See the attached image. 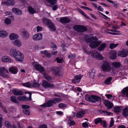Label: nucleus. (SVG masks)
Returning a JSON list of instances; mask_svg holds the SVG:
<instances>
[{"label":"nucleus","mask_w":128,"mask_h":128,"mask_svg":"<svg viewBox=\"0 0 128 128\" xmlns=\"http://www.w3.org/2000/svg\"><path fill=\"white\" fill-rule=\"evenodd\" d=\"M84 40L86 43H90L89 46L92 49L98 47L101 43L102 42L98 41V38L96 37H85Z\"/></svg>","instance_id":"1"},{"label":"nucleus","mask_w":128,"mask_h":128,"mask_svg":"<svg viewBox=\"0 0 128 128\" xmlns=\"http://www.w3.org/2000/svg\"><path fill=\"white\" fill-rule=\"evenodd\" d=\"M10 54L11 56L15 58L16 61L20 62H22L23 61L24 58L23 54L15 49L11 48Z\"/></svg>","instance_id":"2"},{"label":"nucleus","mask_w":128,"mask_h":128,"mask_svg":"<svg viewBox=\"0 0 128 128\" xmlns=\"http://www.w3.org/2000/svg\"><path fill=\"white\" fill-rule=\"evenodd\" d=\"M100 68L104 72H109L111 70L110 64L108 62L106 61L104 62L100 66Z\"/></svg>","instance_id":"3"},{"label":"nucleus","mask_w":128,"mask_h":128,"mask_svg":"<svg viewBox=\"0 0 128 128\" xmlns=\"http://www.w3.org/2000/svg\"><path fill=\"white\" fill-rule=\"evenodd\" d=\"M73 28L75 30L81 32H83L87 30L86 26L80 25H74L73 26Z\"/></svg>","instance_id":"4"},{"label":"nucleus","mask_w":128,"mask_h":128,"mask_svg":"<svg viewBox=\"0 0 128 128\" xmlns=\"http://www.w3.org/2000/svg\"><path fill=\"white\" fill-rule=\"evenodd\" d=\"M50 70L52 71L54 75L56 76H60L62 75L63 73L61 69L59 67H52L50 68Z\"/></svg>","instance_id":"5"},{"label":"nucleus","mask_w":128,"mask_h":128,"mask_svg":"<svg viewBox=\"0 0 128 128\" xmlns=\"http://www.w3.org/2000/svg\"><path fill=\"white\" fill-rule=\"evenodd\" d=\"M45 21L47 26H48V28H50V30L55 32L56 30V26L53 23H52L50 20L49 19H45Z\"/></svg>","instance_id":"6"},{"label":"nucleus","mask_w":128,"mask_h":128,"mask_svg":"<svg viewBox=\"0 0 128 128\" xmlns=\"http://www.w3.org/2000/svg\"><path fill=\"white\" fill-rule=\"evenodd\" d=\"M42 86L46 88H52L54 87V85L53 84H51L50 82H48L47 81L44 80L42 82Z\"/></svg>","instance_id":"7"},{"label":"nucleus","mask_w":128,"mask_h":128,"mask_svg":"<svg viewBox=\"0 0 128 128\" xmlns=\"http://www.w3.org/2000/svg\"><path fill=\"white\" fill-rule=\"evenodd\" d=\"M30 108L29 106L26 105H22V108H23L22 111L24 114L26 115H29L30 113L28 108Z\"/></svg>","instance_id":"8"},{"label":"nucleus","mask_w":128,"mask_h":128,"mask_svg":"<svg viewBox=\"0 0 128 128\" xmlns=\"http://www.w3.org/2000/svg\"><path fill=\"white\" fill-rule=\"evenodd\" d=\"M34 67L36 70L41 73H42L45 71L44 67L39 64H35L34 65Z\"/></svg>","instance_id":"9"},{"label":"nucleus","mask_w":128,"mask_h":128,"mask_svg":"<svg viewBox=\"0 0 128 128\" xmlns=\"http://www.w3.org/2000/svg\"><path fill=\"white\" fill-rule=\"evenodd\" d=\"M54 102L53 100H48L46 103L40 106L44 108L52 106H53V104H54Z\"/></svg>","instance_id":"10"},{"label":"nucleus","mask_w":128,"mask_h":128,"mask_svg":"<svg viewBox=\"0 0 128 128\" xmlns=\"http://www.w3.org/2000/svg\"><path fill=\"white\" fill-rule=\"evenodd\" d=\"M83 75L80 74L75 76L73 79L72 80V82L75 84L79 83L82 78Z\"/></svg>","instance_id":"11"},{"label":"nucleus","mask_w":128,"mask_h":128,"mask_svg":"<svg viewBox=\"0 0 128 128\" xmlns=\"http://www.w3.org/2000/svg\"><path fill=\"white\" fill-rule=\"evenodd\" d=\"M128 56V50L123 49L119 53L118 56L122 57L125 58Z\"/></svg>","instance_id":"12"},{"label":"nucleus","mask_w":128,"mask_h":128,"mask_svg":"<svg viewBox=\"0 0 128 128\" xmlns=\"http://www.w3.org/2000/svg\"><path fill=\"white\" fill-rule=\"evenodd\" d=\"M71 21V20L68 16H65L60 18V22L62 24L68 23Z\"/></svg>","instance_id":"13"},{"label":"nucleus","mask_w":128,"mask_h":128,"mask_svg":"<svg viewBox=\"0 0 128 128\" xmlns=\"http://www.w3.org/2000/svg\"><path fill=\"white\" fill-rule=\"evenodd\" d=\"M103 103L108 109L112 108L113 106V104L112 103L107 100L104 101Z\"/></svg>","instance_id":"14"},{"label":"nucleus","mask_w":128,"mask_h":128,"mask_svg":"<svg viewBox=\"0 0 128 128\" xmlns=\"http://www.w3.org/2000/svg\"><path fill=\"white\" fill-rule=\"evenodd\" d=\"M2 62H9L11 63L13 61V60L12 59L6 56L2 57Z\"/></svg>","instance_id":"15"},{"label":"nucleus","mask_w":128,"mask_h":128,"mask_svg":"<svg viewBox=\"0 0 128 128\" xmlns=\"http://www.w3.org/2000/svg\"><path fill=\"white\" fill-rule=\"evenodd\" d=\"M12 10L13 13L17 15H21L22 14V12L20 10L16 8H13Z\"/></svg>","instance_id":"16"},{"label":"nucleus","mask_w":128,"mask_h":128,"mask_svg":"<svg viewBox=\"0 0 128 128\" xmlns=\"http://www.w3.org/2000/svg\"><path fill=\"white\" fill-rule=\"evenodd\" d=\"M94 58H96L100 60L103 59L102 55L100 53H93L92 55Z\"/></svg>","instance_id":"17"},{"label":"nucleus","mask_w":128,"mask_h":128,"mask_svg":"<svg viewBox=\"0 0 128 128\" xmlns=\"http://www.w3.org/2000/svg\"><path fill=\"white\" fill-rule=\"evenodd\" d=\"M42 34H41L38 33L33 36V38L34 40H38L42 39Z\"/></svg>","instance_id":"18"},{"label":"nucleus","mask_w":128,"mask_h":128,"mask_svg":"<svg viewBox=\"0 0 128 128\" xmlns=\"http://www.w3.org/2000/svg\"><path fill=\"white\" fill-rule=\"evenodd\" d=\"M12 92L13 94L15 95H22L23 94L22 91H18L16 89H13L12 90Z\"/></svg>","instance_id":"19"},{"label":"nucleus","mask_w":128,"mask_h":128,"mask_svg":"<svg viewBox=\"0 0 128 128\" xmlns=\"http://www.w3.org/2000/svg\"><path fill=\"white\" fill-rule=\"evenodd\" d=\"M98 112L100 114H103L104 115H106L110 116L113 114L111 112L107 111L106 110H98Z\"/></svg>","instance_id":"20"},{"label":"nucleus","mask_w":128,"mask_h":128,"mask_svg":"<svg viewBox=\"0 0 128 128\" xmlns=\"http://www.w3.org/2000/svg\"><path fill=\"white\" fill-rule=\"evenodd\" d=\"M85 114V111L84 110L80 111L77 113L76 116L77 118H82Z\"/></svg>","instance_id":"21"},{"label":"nucleus","mask_w":128,"mask_h":128,"mask_svg":"<svg viewBox=\"0 0 128 128\" xmlns=\"http://www.w3.org/2000/svg\"><path fill=\"white\" fill-rule=\"evenodd\" d=\"M91 96L92 98V100H93L95 101V103L96 102H98L100 101L101 99L100 97L96 95H91Z\"/></svg>","instance_id":"22"},{"label":"nucleus","mask_w":128,"mask_h":128,"mask_svg":"<svg viewBox=\"0 0 128 128\" xmlns=\"http://www.w3.org/2000/svg\"><path fill=\"white\" fill-rule=\"evenodd\" d=\"M106 43H102L97 48V50L99 52L102 51L106 47Z\"/></svg>","instance_id":"23"},{"label":"nucleus","mask_w":128,"mask_h":128,"mask_svg":"<svg viewBox=\"0 0 128 128\" xmlns=\"http://www.w3.org/2000/svg\"><path fill=\"white\" fill-rule=\"evenodd\" d=\"M112 64L113 67L116 69L119 68L121 65L120 62H112Z\"/></svg>","instance_id":"24"},{"label":"nucleus","mask_w":128,"mask_h":128,"mask_svg":"<svg viewBox=\"0 0 128 128\" xmlns=\"http://www.w3.org/2000/svg\"><path fill=\"white\" fill-rule=\"evenodd\" d=\"M85 99L87 101L91 102L92 103H95V102L92 100V98L91 97V96H90L88 94H86L85 96Z\"/></svg>","instance_id":"25"},{"label":"nucleus","mask_w":128,"mask_h":128,"mask_svg":"<svg viewBox=\"0 0 128 128\" xmlns=\"http://www.w3.org/2000/svg\"><path fill=\"white\" fill-rule=\"evenodd\" d=\"M18 35L14 33H11L9 36V38L10 40H12L18 39Z\"/></svg>","instance_id":"26"},{"label":"nucleus","mask_w":128,"mask_h":128,"mask_svg":"<svg viewBox=\"0 0 128 128\" xmlns=\"http://www.w3.org/2000/svg\"><path fill=\"white\" fill-rule=\"evenodd\" d=\"M8 35V33L4 30L0 31V36L2 38H5Z\"/></svg>","instance_id":"27"},{"label":"nucleus","mask_w":128,"mask_h":128,"mask_svg":"<svg viewBox=\"0 0 128 128\" xmlns=\"http://www.w3.org/2000/svg\"><path fill=\"white\" fill-rule=\"evenodd\" d=\"M10 72L14 74H16L17 72V68L16 67H11L9 69Z\"/></svg>","instance_id":"28"},{"label":"nucleus","mask_w":128,"mask_h":128,"mask_svg":"<svg viewBox=\"0 0 128 128\" xmlns=\"http://www.w3.org/2000/svg\"><path fill=\"white\" fill-rule=\"evenodd\" d=\"M90 76L92 78H94L95 74L96 73V71L94 69H92L90 70L88 72Z\"/></svg>","instance_id":"29"},{"label":"nucleus","mask_w":128,"mask_h":128,"mask_svg":"<svg viewBox=\"0 0 128 128\" xmlns=\"http://www.w3.org/2000/svg\"><path fill=\"white\" fill-rule=\"evenodd\" d=\"M43 78L47 80L48 82H51L52 80V77L46 73H45L44 74Z\"/></svg>","instance_id":"30"},{"label":"nucleus","mask_w":128,"mask_h":128,"mask_svg":"<svg viewBox=\"0 0 128 128\" xmlns=\"http://www.w3.org/2000/svg\"><path fill=\"white\" fill-rule=\"evenodd\" d=\"M23 37L25 39L28 38L29 36L28 32L26 30H24L22 32Z\"/></svg>","instance_id":"31"},{"label":"nucleus","mask_w":128,"mask_h":128,"mask_svg":"<svg viewBox=\"0 0 128 128\" xmlns=\"http://www.w3.org/2000/svg\"><path fill=\"white\" fill-rule=\"evenodd\" d=\"M122 93L126 97H128V87L124 88L122 91Z\"/></svg>","instance_id":"32"},{"label":"nucleus","mask_w":128,"mask_h":128,"mask_svg":"<svg viewBox=\"0 0 128 128\" xmlns=\"http://www.w3.org/2000/svg\"><path fill=\"white\" fill-rule=\"evenodd\" d=\"M78 10L79 12L84 17H86L87 19H89L90 17L88 16L84 11L78 8Z\"/></svg>","instance_id":"33"},{"label":"nucleus","mask_w":128,"mask_h":128,"mask_svg":"<svg viewBox=\"0 0 128 128\" xmlns=\"http://www.w3.org/2000/svg\"><path fill=\"white\" fill-rule=\"evenodd\" d=\"M28 10L29 13L31 14H33L36 12L34 8L30 6L28 7Z\"/></svg>","instance_id":"34"},{"label":"nucleus","mask_w":128,"mask_h":128,"mask_svg":"<svg viewBox=\"0 0 128 128\" xmlns=\"http://www.w3.org/2000/svg\"><path fill=\"white\" fill-rule=\"evenodd\" d=\"M122 114L124 116L126 117L128 116V107H126L123 110Z\"/></svg>","instance_id":"35"},{"label":"nucleus","mask_w":128,"mask_h":128,"mask_svg":"<svg viewBox=\"0 0 128 128\" xmlns=\"http://www.w3.org/2000/svg\"><path fill=\"white\" fill-rule=\"evenodd\" d=\"M15 3V2L14 0H7L6 3L3 2L4 4H7L8 5H13Z\"/></svg>","instance_id":"36"},{"label":"nucleus","mask_w":128,"mask_h":128,"mask_svg":"<svg viewBox=\"0 0 128 128\" xmlns=\"http://www.w3.org/2000/svg\"><path fill=\"white\" fill-rule=\"evenodd\" d=\"M11 101L14 103L18 104L19 102L16 99V97L14 96H12L10 98Z\"/></svg>","instance_id":"37"},{"label":"nucleus","mask_w":128,"mask_h":128,"mask_svg":"<svg viewBox=\"0 0 128 128\" xmlns=\"http://www.w3.org/2000/svg\"><path fill=\"white\" fill-rule=\"evenodd\" d=\"M94 124H97L99 123L101 124L102 122V120L101 118H96L94 120Z\"/></svg>","instance_id":"38"},{"label":"nucleus","mask_w":128,"mask_h":128,"mask_svg":"<svg viewBox=\"0 0 128 128\" xmlns=\"http://www.w3.org/2000/svg\"><path fill=\"white\" fill-rule=\"evenodd\" d=\"M112 78L111 77H108L105 80L104 82V83L106 85L110 84L112 80Z\"/></svg>","instance_id":"39"},{"label":"nucleus","mask_w":128,"mask_h":128,"mask_svg":"<svg viewBox=\"0 0 128 128\" xmlns=\"http://www.w3.org/2000/svg\"><path fill=\"white\" fill-rule=\"evenodd\" d=\"M13 44L14 45L17 46L18 47H20L21 46V44L20 42L18 40H16L14 41L13 42Z\"/></svg>","instance_id":"40"},{"label":"nucleus","mask_w":128,"mask_h":128,"mask_svg":"<svg viewBox=\"0 0 128 128\" xmlns=\"http://www.w3.org/2000/svg\"><path fill=\"white\" fill-rule=\"evenodd\" d=\"M52 99L53 100L54 102V104H56L57 103L61 102L62 100L61 98H54Z\"/></svg>","instance_id":"41"},{"label":"nucleus","mask_w":128,"mask_h":128,"mask_svg":"<svg viewBox=\"0 0 128 128\" xmlns=\"http://www.w3.org/2000/svg\"><path fill=\"white\" fill-rule=\"evenodd\" d=\"M121 108L120 106L115 107L114 108V111L115 112L118 113L120 112L121 111Z\"/></svg>","instance_id":"42"},{"label":"nucleus","mask_w":128,"mask_h":128,"mask_svg":"<svg viewBox=\"0 0 128 128\" xmlns=\"http://www.w3.org/2000/svg\"><path fill=\"white\" fill-rule=\"evenodd\" d=\"M47 2L52 5L55 4L56 2V0H46Z\"/></svg>","instance_id":"43"},{"label":"nucleus","mask_w":128,"mask_h":128,"mask_svg":"<svg viewBox=\"0 0 128 128\" xmlns=\"http://www.w3.org/2000/svg\"><path fill=\"white\" fill-rule=\"evenodd\" d=\"M4 124L8 128H11L12 126L7 121L5 122Z\"/></svg>","instance_id":"44"},{"label":"nucleus","mask_w":128,"mask_h":128,"mask_svg":"<svg viewBox=\"0 0 128 128\" xmlns=\"http://www.w3.org/2000/svg\"><path fill=\"white\" fill-rule=\"evenodd\" d=\"M117 57L116 53L115 52H113L110 56V58L112 60H114L116 59Z\"/></svg>","instance_id":"45"},{"label":"nucleus","mask_w":128,"mask_h":128,"mask_svg":"<svg viewBox=\"0 0 128 128\" xmlns=\"http://www.w3.org/2000/svg\"><path fill=\"white\" fill-rule=\"evenodd\" d=\"M31 84L32 86H31L33 87L39 88L40 86V84H39L36 82H33Z\"/></svg>","instance_id":"46"},{"label":"nucleus","mask_w":128,"mask_h":128,"mask_svg":"<svg viewBox=\"0 0 128 128\" xmlns=\"http://www.w3.org/2000/svg\"><path fill=\"white\" fill-rule=\"evenodd\" d=\"M4 22L6 24L8 25L11 23V20L9 18H6L4 20Z\"/></svg>","instance_id":"47"},{"label":"nucleus","mask_w":128,"mask_h":128,"mask_svg":"<svg viewBox=\"0 0 128 128\" xmlns=\"http://www.w3.org/2000/svg\"><path fill=\"white\" fill-rule=\"evenodd\" d=\"M23 86H24L28 88H31L32 84L30 83L29 82H28L26 83H24L22 84Z\"/></svg>","instance_id":"48"},{"label":"nucleus","mask_w":128,"mask_h":128,"mask_svg":"<svg viewBox=\"0 0 128 128\" xmlns=\"http://www.w3.org/2000/svg\"><path fill=\"white\" fill-rule=\"evenodd\" d=\"M118 45V44H110V45L109 47L111 49H113L116 48L117 46Z\"/></svg>","instance_id":"49"},{"label":"nucleus","mask_w":128,"mask_h":128,"mask_svg":"<svg viewBox=\"0 0 128 128\" xmlns=\"http://www.w3.org/2000/svg\"><path fill=\"white\" fill-rule=\"evenodd\" d=\"M67 105L66 104L63 103L59 104L58 106V107L60 108H64Z\"/></svg>","instance_id":"50"},{"label":"nucleus","mask_w":128,"mask_h":128,"mask_svg":"<svg viewBox=\"0 0 128 128\" xmlns=\"http://www.w3.org/2000/svg\"><path fill=\"white\" fill-rule=\"evenodd\" d=\"M68 124L70 126H71L72 125H73L75 124V122L74 121L70 120V122H68Z\"/></svg>","instance_id":"51"},{"label":"nucleus","mask_w":128,"mask_h":128,"mask_svg":"<svg viewBox=\"0 0 128 128\" xmlns=\"http://www.w3.org/2000/svg\"><path fill=\"white\" fill-rule=\"evenodd\" d=\"M101 124L104 128H106L107 126L106 124V122L105 120H104Z\"/></svg>","instance_id":"52"},{"label":"nucleus","mask_w":128,"mask_h":128,"mask_svg":"<svg viewBox=\"0 0 128 128\" xmlns=\"http://www.w3.org/2000/svg\"><path fill=\"white\" fill-rule=\"evenodd\" d=\"M56 60L57 62L58 63H62L63 59L62 58L60 59L59 58L57 57L56 58Z\"/></svg>","instance_id":"53"},{"label":"nucleus","mask_w":128,"mask_h":128,"mask_svg":"<svg viewBox=\"0 0 128 128\" xmlns=\"http://www.w3.org/2000/svg\"><path fill=\"white\" fill-rule=\"evenodd\" d=\"M82 125L83 128H86L88 126V124L86 122H83L82 123Z\"/></svg>","instance_id":"54"},{"label":"nucleus","mask_w":128,"mask_h":128,"mask_svg":"<svg viewBox=\"0 0 128 128\" xmlns=\"http://www.w3.org/2000/svg\"><path fill=\"white\" fill-rule=\"evenodd\" d=\"M25 94H29V97L28 98V99L29 100H31L32 93L28 92H25Z\"/></svg>","instance_id":"55"},{"label":"nucleus","mask_w":128,"mask_h":128,"mask_svg":"<svg viewBox=\"0 0 128 128\" xmlns=\"http://www.w3.org/2000/svg\"><path fill=\"white\" fill-rule=\"evenodd\" d=\"M99 13L100 14L102 15V16H103V17H102L104 19H109L110 18H108V17L106 16L105 15H104L102 13H101L100 12H99Z\"/></svg>","instance_id":"56"},{"label":"nucleus","mask_w":128,"mask_h":128,"mask_svg":"<svg viewBox=\"0 0 128 128\" xmlns=\"http://www.w3.org/2000/svg\"><path fill=\"white\" fill-rule=\"evenodd\" d=\"M2 115L0 114V128H1L2 126Z\"/></svg>","instance_id":"57"},{"label":"nucleus","mask_w":128,"mask_h":128,"mask_svg":"<svg viewBox=\"0 0 128 128\" xmlns=\"http://www.w3.org/2000/svg\"><path fill=\"white\" fill-rule=\"evenodd\" d=\"M106 96L108 99L111 98L112 97V94H106Z\"/></svg>","instance_id":"58"},{"label":"nucleus","mask_w":128,"mask_h":128,"mask_svg":"<svg viewBox=\"0 0 128 128\" xmlns=\"http://www.w3.org/2000/svg\"><path fill=\"white\" fill-rule=\"evenodd\" d=\"M42 27L38 26L37 27V32H38L40 31H41L42 30Z\"/></svg>","instance_id":"59"},{"label":"nucleus","mask_w":128,"mask_h":128,"mask_svg":"<svg viewBox=\"0 0 128 128\" xmlns=\"http://www.w3.org/2000/svg\"><path fill=\"white\" fill-rule=\"evenodd\" d=\"M39 128H47V126L45 124H42L39 126Z\"/></svg>","instance_id":"60"},{"label":"nucleus","mask_w":128,"mask_h":128,"mask_svg":"<svg viewBox=\"0 0 128 128\" xmlns=\"http://www.w3.org/2000/svg\"><path fill=\"white\" fill-rule=\"evenodd\" d=\"M112 119H113V118H111V121L110 122V125L109 126L110 127H111L114 124V121L113 120H112Z\"/></svg>","instance_id":"61"},{"label":"nucleus","mask_w":128,"mask_h":128,"mask_svg":"<svg viewBox=\"0 0 128 128\" xmlns=\"http://www.w3.org/2000/svg\"><path fill=\"white\" fill-rule=\"evenodd\" d=\"M97 9L98 10L100 11H102L104 10L103 8L100 6H98Z\"/></svg>","instance_id":"62"},{"label":"nucleus","mask_w":128,"mask_h":128,"mask_svg":"<svg viewBox=\"0 0 128 128\" xmlns=\"http://www.w3.org/2000/svg\"><path fill=\"white\" fill-rule=\"evenodd\" d=\"M23 98V101H26L29 100L28 99V98L26 97L25 96H22Z\"/></svg>","instance_id":"63"},{"label":"nucleus","mask_w":128,"mask_h":128,"mask_svg":"<svg viewBox=\"0 0 128 128\" xmlns=\"http://www.w3.org/2000/svg\"><path fill=\"white\" fill-rule=\"evenodd\" d=\"M91 17L93 18L94 20H96L97 19V17L95 16V15L93 14H90Z\"/></svg>","instance_id":"64"}]
</instances>
